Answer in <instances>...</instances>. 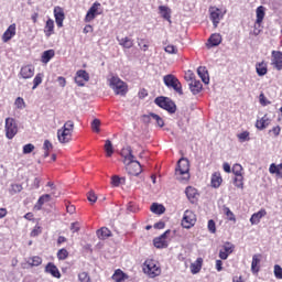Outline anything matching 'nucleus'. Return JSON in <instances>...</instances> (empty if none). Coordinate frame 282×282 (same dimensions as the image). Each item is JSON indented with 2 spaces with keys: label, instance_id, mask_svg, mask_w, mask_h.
Instances as JSON below:
<instances>
[{
  "label": "nucleus",
  "instance_id": "24",
  "mask_svg": "<svg viewBox=\"0 0 282 282\" xmlns=\"http://www.w3.org/2000/svg\"><path fill=\"white\" fill-rule=\"evenodd\" d=\"M144 119L149 120L150 122H155L158 127H164V119L155 113L144 116Z\"/></svg>",
  "mask_w": 282,
  "mask_h": 282
},
{
  "label": "nucleus",
  "instance_id": "1",
  "mask_svg": "<svg viewBox=\"0 0 282 282\" xmlns=\"http://www.w3.org/2000/svg\"><path fill=\"white\" fill-rule=\"evenodd\" d=\"M121 155L123 156V164H126V170L129 175L138 176L142 173V165L134 160L135 156L131 153V148L123 149Z\"/></svg>",
  "mask_w": 282,
  "mask_h": 282
},
{
  "label": "nucleus",
  "instance_id": "35",
  "mask_svg": "<svg viewBox=\"0 0 282 282\" xmlns=\"http://www.w3.org/2000/svg\"><path fill=\"white\" fill-rule=\"evenodd\" d=\"M112 279L116 282H122V281H127V279H129V275H127V273H123L122 270L118 269L115 271Z\"/></svg>",
  "mask_w": 282,
  "mask_h": 282
},
{
  "label": "nucleus",
  "instance_id": "41",
  "mask_svg": "<svg viewBox=\"0 0 282 282\" xmlns=\"http://www.w3.org/2000/svg\"><path fill=\"white\" fill-rule=\"evenodd\" d=\"M185 193H186V196L188 197V199L191 200V202H195V199H197V189L196 188H194V187H187L186 188V191H185Z\"/></svg>",
  "mask_w": 282,
  "mask_h": 282
},
{
  "label": "nucleus",
  "instance_id": "37",
  "mask_svg": "<svg viewBox=\"0 0 282 282\" xmlns=\"http://www.w3.org/2000/svg\"><path fill=\"white\" fill-rule=\"evenodd\" d=\"M26 263L31 265V268H37V265H41V263H43V259L39 256H33L28 259Z\"/></svg>",
  "mask_w": 282,
  "mask_h": 282
},
{
  "label": "nucleus",
  "instance_id": "56",
  "mask_svg": "<svg viewBox=\"0 0 282 282\" xmlns=\"http://www.w3.org/2000/svg\"><path fill=\"white\" fill-rule=\"evenodd\" d=\"M225 215L228 217L229 221H236L235 214L230 210V208H225Z\"/></svg>",
  "mask_w": 282,
  "mask_h": 282
},
{
  "label": "nucleus",
  "instance_id": "49",
  "mask_svg": "<svg viewBox=\"0 0 282 282\" xmlns=\"http://www.w3.org/2000/svg\"><path fill=\"white\" fill-rule=\"evenodd\" d=\"M9 191L11 195H14L17 193H21V191H23V186H21V184H12Z\"/></svg>",
  "mask_w": 282,
  "mask_h": 282
},
{
  "label": "nucleus",
  "instance_id": "55",
  "mask_svg": "<svg viewBox=\"0 0 282 282\" xmlns=\"http://www.w3.org/2000/svg\"><path fill=\"white\" fill-rule=\"evenodd\" d=\"M98 196H96V193H94V191H90L88 193V202H90V204H96Z\"/></svg>",
  "mask_w": 282,
  "mask_h": 282
},
{
  "label": "nucleus",
  "instance_id": "36",
  "mask_svg": "<svg viewBox=\"0 0 282 282\" xmlns=\"http://www.w3.org/2000/svg\"><path fill=\"white\" fill-rule=\"evenodd\" d=\"M151 213H154V215H164L166 212V208L163 207V205H160L158 203H154L150 207Z\"/></svg>",
  "mask_w": 282,
  "mask_h": 282
},
{
  "label": "nucleus",
  "instance_id": "21",
  "mask_svg": "<svg viewBox=\"0 0 282 282\" xmlns=\"http://www.w3.org/2000/svg\"><path fill=\"white\" fill-rule=\"evenodd\" d=\"M117 41L121 47L124 50H131L133 47V39L126 36V37H117Z\"/></svg>",
  "mask_w": 282,
  "mask_h": 282
},
{
  "label": "nucleus",
  "instance_id": "8",
  "mask_svg": "<svg viewBox=\"0 0 282 282\" xmlns=\"http://www.w3.org/2000/svg\"><path fill=\"white\" fill-rule=\"evenodd\" d=\"M225 15H226V11H224L217 7L209 8V19H210L214 28H217L219 25L221 19H224Z\"/></svg>",
  "mask_w": 282,
  "mask_h": 282
},
{
  "label": "nucleus",
  "instance_id": "12",
  "mask_svg": "<svg viewBox=\"0 0 282 282\" xmlns=\"http://www.w3.org/2000/svg\"><path fill=\"white\" fill-rule=\"evenodd\" d=\"M169 235H171V230H166L160 237L154 238L153 245L155 248H167L169 247Z\"/></svg>",
  "mask_w": 282,
  "mask_h": 282
},
{
  "label": "nucleus",
  "instance_id": "16",
  "mask_svg": "<svg viewBox=\"0 0 282 282\" xmlns=\"http://www.w3.org/2000/svg\"><path fill=\"white\" fill-rule=\"evenodd\" d=\"M34 66L32 65H24L21 67L19 76L23 78V80H28L34 76Z\"/></svg>",
  "mask_w": 282,
  "mask_h": 282
},
{
  "label": "nucleus",
  "instance_id": "63",
  "mask_svg": "<svg viewBox=\"0 0 282 282\" xmlns=\"http://www.w3.org/2000/svg\"><path fill=\"white\" fill-rule=\"evenodd\" d=\"M259 98H260V105H263V107H265V105H270V101H268V99L265 98V95L261 94Z\"/></svg>",
  "mask_w": 282,
  "mask_h": 282
},
{
  "label": "nucleus",
  "instance_id": "44",
  "mask_svg": "<svg viewBox=\"0 0 282 282\" xmlns=\"http://www.w3.org/2000/svg\"><path fill=\"white\" fill-rule=\"evenodd\" d=\"M232 173L236 175V177L243 176V166L241 164H234L232 166Z\"/></svg>",
  "mask_w": 282,
  "mask_h": 282
},
{
  "label": "nucleus",
  "instance_id": "62",
  "mask_svg": "<svg viewBox=\"0 0 282 282\" xmlns=\"http://www.w3.org/2000/svg\"><path fill=\"white\" fill-rule=\"evenodd\" d=\"M127 212L128 213H138V208H135V205H133V203H129L127 206Z\"/></svg>",
  "mask_w": 282,
  "mask_h": 282
},
{
  "label": "nucleus",
  "instance_id": "11",
  "mask_svg": "<svg viewBox=\"0 0 282 282\" xmlns=\"http://www.w3.org/2000/svg\"><path fill=\"white\" fill-rule=\"evenodd\" d=\"M99 14H102V11H100V2H95L88 10L85 22L91 23L94 19H96Z\"/></svg>",
  "mask_w": 282,
  "mask_h": 282
},
{
  "label": "nucleus",
  "instance_id": "19",
  "mask_svg": "<svg viewBox=\"0 0 282 282\" xmlns=\"http://www.w3.org/2000/svg\"><path fill=\"white\" fill-rule=\"evenodd\" d=\"M265 215H268V213L265 212V209H261L258 213H254L251 218H250V224L252 226H257L258 224L261 223V219H263V217H265Z\"/></svg>",
  "mask_w": 282,
  "mask_h": 282
},
{
  "label": "nucleus",
  "instance_id": "20",
  "mask_svg": "<svg viewBox=\"0 0 282 282\" xmlns=\"http://www.w3.org/2000/svg\"><path fill=\"white\" fill-rule=\"evenodd\" d=\"M197 74L205 85H208L210 83V77L208 76V69H206L205 66H199L197 68Z\"/></svg>",
  "mask_w": 282,
  "mask_h": 282
},
{
  "label": "nucleus",
  "instance_id": "31",
  "mask_svg": "<svg viewBox=\"0 0 282 282\" xmlns=\"http://www.w3.org/2000/svg\"><path fill=\"white\" fill-rule=\"evenodd\" d=\"M44 34L47 39H50V36H52V34H54V20L48 19L46 21V24L44 26Z\"/></svg>",
  "mask_w": 282,
  "mask_h": 282
},
{
  "label": "nucleus",
  "instance_id": "14",
  "mask_svg": "<svg viewBox=\"0 0 282 282\" xmlns=\"http://www.w3.org/2000/svg\"><path fill=\"white\" fill-rule=\"evenodd\" d=\"M272 59L271 65L276 69L278 72H281L282 69V52L281 51H272L271 53Z\"/></svg>",
  "mask_w": 282,
  "mask_h": 282
},
{
  "label": "nucleus",
  "instance_id": "39",
  "mask_svg": "<svg viewBox=\"0 0 282 282\" xmlns=\"http://www.w3.org/2000/svg\"><path fill=\"white\" fill-rule=\"evenodd\" d=\"M54 50H48V51H45L43 54H42V63H44L45 65H47V63L50 61H52V58H54Z\"/></svg>",
  "mask_w": 282,
  "mask_h": 282
},
{
  "label": "nucleus",
  "instance_id": "5",
  "mask_svg": "<svg viewBox=\"0 0 282 282\" xmlns=\"http://www.w3.org/2000/svg\"><path fill=\"white\" fill-rule=\"evenodd\" d=\"M143 272L150 279H155V276H160L162 274V269L158 265L155 260L148 259L143 263Z\"/></svg>",
  "mask_w": 282,
  "mask_h": 282
},
{
  "label": "nucleus",
  "instance_id": "38",
  "mask_svg": "<svg viewBox=\"0 0 282 282\" xmlns=\"http://www.w3.org/2000/svg\"><path fill=\"white\" fill-rule=\"evenodd\" d=\"M270 124V118L268 115H264L260 120L257 121L256 127L257 129H265Z\"/></svg>",
  "mask_w": 282,
  "mask_h": 282
},
{
  "label": "nucleus",
  "instance_id": "43",
  "mask_svg": "<svg viewBox=\"0 0 282 282\" xmlns=\"http://www.w3.org/2000/svg\"><path fill=\"white\" fill-rule=\"evenodd\" d=\"M105 151H106L107 158H111V155H113V144L111 143L110 140H106Z\"/></svg>",
  "mask_w": 282,
  "mask_h": 282
},
{
  "label": "nucleus",
  "instance_id": "32",
  "mask_svg": "<svg viewBox=\"0 0 282 282\" xmlns=\"http://www.w3.org/2000/svg\"><path fill=\"white\" fill-rule=\"evenodd\" d=\"M221 44V35L218 33H214L208 40L209 47H217V45Z\"/></svg>",
  "mask_w": 282,
  "mask_h": 282
},
{
  "label": "nucleus",
  "instance_id": "42",
  "mask_svg": "<svg viewBox=\"0 0 282 282\" xmlns=\"http://www.w3.org/2000/svg\"><path fill=\"white\" fill-rule=\"evenodd\" d=\"M238 142L243 144V142H250V132L243 131L237 134Z\"/></svg>",
  "mask_w": 282,
  "mask_h": 282
},
{
  "label": "nucleus",
  "instance_id": "33",
  "mask_svg": "<svg viewBox=\"0 0 282 282\" xmlns=\"http://www.w3.org/2000/svg\"><path fill=\"white\" fill-rule=\"evenodd\" d=\"M269 173H271V175H276V177H282V163L278 165L272 163L269 167Z\"/></svg>",
  "mask_w": 282,
  "mask_h": 282
},
{
  "label": "nucleus",
  "instance_id": "46",
  "mask_svg": "<svg viewBox=\"0 0 282 282\" xmlns=\"http://www.w3.org/2000/svg\"><path fill=\"white\" fill-rule=\"evenodd\" d=\"M69 257V252L67 251V249H59L57 251V259H59V261H65V259H67Z\"/></svg>",
  "mask_w": 282,
  "mask_h": 282
},
{
  "label": "nucleus",
  "instance_id": "17",
  "mask_svg": "<svg viewBox=\"0 0 282 282\" xmlns=\"http://www.w3.org/2000/svg\"><path fill=\"white\" fill-rule=\"evenodd\" d=\"M54 18H55V23L57 28H63V22L65 21V11L61 7H55L54 8Z\"/></svg>",
  "mask_w": 282,
  "mask_h": 282
},
{
  "label": "nucleus",
  "instance_id": "9",
  "mask_svg": "<svg viewBox=\"0 0 282 282\" xmlns=\"http://www.w3.org/2000/svg\"><path fill=\"white\" fill-rule=\"evenodd\" d=\"M154 102L158 105V107H161V109L169 111V113H175L176 111L175 102L166 97H158Z\"/></svg>",
  "mask_w": 282,
  "mask_h": 282
},
{
  "label": "nucleus",
  "instance_id": "40",
  "mask_svg": "<svg viewBox=\"0 0 282 282\" xmlns=\"http://www.w3.org/2000/svg\"><path fill=\"white\" fill-rule=\"evenodd\" d=\"M97 237L100 239H109L111 237V230L107 227H102L101 229L97 230Z\"/></svg>",
  "mask_w": 282,
  "mask_h": 282
},
{
  "label": "nucleus",
  "instance_id": "57",
  "mask_svg": "<svg viewBox=\"0 0 282 282\" xmlns=\"http://www.w3.org/2000/svg\"><path fill=\"white\" fill-rule=\"evenodd\" d=\"M41 232H42L41 226L36 225L31 231V237H39Z\"/></svg>",
  "mask_w": 282,
  "mask_h": 282
},
{
  "label": "nucleus",
  "instance_id": "54",
  "mask_svg": "<svg viewBox=\"0 0 282 282\" xmlns=\"http://www.w3.org/2000/svg\"><path fill=\"white\" fill-rule=\"evenodd\" d=\"M164 50L167 54H177V47L175 45L170 44V45L165 46Z\"/></svg>",
  "mask_w": 282,
  "mask_h": 282
},
{
  "label": "nucleus",
  "instance_id": "64",
  "mask_svg": "<svg viewBox=\"0 0 282 282\" xmlns=\"http://www.w3.org/2000/svg\"><path fill=\"white\" fill-rule=\"evenodd\" d=\"M70 230L72 232H78L80 230V226L78 225V223H73L70 226Z\"/></svg>",
  "mask_w": 282,
  "mask_h": 282
},
{
  "label": "nucleus",
  "instance_id": "2",
  "mask_svg": "<svg viewBox=\"0 0 282 282\" xmlns=\"http://www.w3.org/2000/svg\"><path fill=\"white\" fill-rule=\"evenodd\" d=\"M175 178L183 183H186L188 180H191V163L187 161V159L182 158L177 162V166L175 169Z\"/></svg>",
  "mask_w": 282,
  "mask_h": 282
},
{
  "label": "nucleus",
  "instance_id": "23",
  "mask_svg": "<svg viewBox=\"0 0 282 282\" xmlns=\"http://www.w3.org/2000/svg\"><path fill=\"white\" fill-rule=\"evenodd\" d=\"M203 263H204V259L197 258L196 261L193 262L189 267L192 274H199V272L202 271Z\"/></svg>",
  "mask_w": 282,
  "mask_h": 282
},
{
  "label": "nucleus",
  "instance_id": "51",
  "mask_svg": "<svg viewBox=\"0 0 282 282\" xmlns=\"http://www.w3.org/2000/svg\"><path fill=\"white\" fill-rule=\"evenodd\" d=\"M122 182H124V178H122V177H120L118 175H115V176L111 177L112 186L118 187V186H120V184H122Z\"/></svg>",
  "mask_w": 282,
  "mask_h": 282
},
{
  "label": "nucleus",
  "instance_id": "25",
  "mask_svg": "<svg viewBox=\"0 0 282 282\" xmlns=\"http://www.w3.org/2000/svg\"><path fill=\"white\" fill-rule=\"evenodd\" d=\"M256 22H257V25H261L263 23V19H265V7L263 6H260L257 8L256 10Z\"/></svg>",
  "mask_w": 282,
  "mask_h": 282
},
{
  "label": "nucleus",
  "instance_id": "59",
  "mask_svg": "<svg viewBox=\"0 0 282 282\" xmlns=\"http://www.w3.org/2000/svg\"><path fill=\"white\" fill-rule=\"evenodd\" d=\"M208 230L215 235L217 232V228L215 226V220H208Z\"/></svg>",
  "mask_w": 282,
  "mask_h": 282
},
{
  "label": "nucleus",
  "instance_id": "15",
  "mask_svg": "<svg viewBox=\"0 0 282 282\" xmlns=\"http://www.w3.org/2000/svg\"><path fill=\"white\" fill-rule=\"evenodd\" d=\"M75 83L78 87H85L86 83H89V73L86 70H78L76 73Z\"/></svg>",
  "mask_w": 282,
  "mask_h": 282
},
{
  "label": "nucleus",
  "instance_id": "47",
  "mask_svg": "<svg viewBox=\"0 0 282 282\" xmlns=\"http://www.w3.org/2000/svg\"><path fill=\"white\" fill-rule=\"evenodd\" d=\"M273 274L275 279L282 280V268L279 264H274Z\"/></svg>",
  "mask_w": 282,
  "mask_h": 282
},
{
  "label": "nucleus",
  "instance_id": "22",
  "mask_svg": "<svg viewBox=\"0 0 282 282\" xmlns=\"http://www.w3.org/2000/svg\"><path fill=\"white\" fill-rule=\"evenodd\" d=\"M45 272H47L48 274H52V276H54L55 279H61V271H58V268L52 262H50L46 265Z\"/></svg>",
  "mask_w": 282,
  "mask_h": 282
},
{
  "label": "nucleus",
  "instance_id": "45",
  "mask_svg": "<svg viewBox=\"0 0 282 282\" xmlns=\"http://www.w3.org/2000/svg\"><path fill=\"white\" fill-rule=\"evenodd\" d=\"M41 83H43V73L36 74V76L33 79L32 89H36V87H39V85H41Z\"/></svg>",
  "mask_w": 282,
  "mask_h": 282
},
{
  "label": "nucleus",
  "instance_id": "27",
  "mask_svg": "<svg viewBox=\"0 0 282 282\" xmlns=\"http://www.w3.org/2000/svg\"><path fill=\"white\" fill-rule=\"evenodd\" d=\"M52 199V195L50 194H44L42 195L39 199L37 203L34 206L35 210H41V208H43V204H47V202H51Z\"/></svg>",
  "mask_w": 282,
  "mask_h": 282
},
{
  "label": "nucleus",
  "instance_id": "50",
  "mask_svg": "<svg viewBox=\"0 0 282 282\" xmlns=\"http://www.w3.org/2000/svg\"><path fill=\"white\" fill-rule=\"evenodd\" d=\"M14 106L17 109H25V100L22 97H18L14 101Z\"/></svg>",
  "mask_w": 282,
  "mask_h": 282
},
{
  "label": "nucleus",
  "instance_id": "61",
  "mask_svg": "<svg viewBox=\"0 0 282 282\" xmlns=\"http://www.w3.org/2000/svg\"><path fill=\"white\" fill-rule=\"evenodd\" d=\"M57 83H58L59 87L64 88L67 86V79H65V77H63V76L57 77Z\"/></svg>",
  "mask_w": 282,
  "mask_h": 282
},
{
  "label": "nucleus",
  "instance_id": "4",
  "mask_svg": "<svg viewBox=\"0 0 282 282\" xmlns=\"http://www.w3.org/2000/svg\"><path fill=\"white\" fill-rule=\"evenodd\" d=\"M109 87L112 88L115 94L117 96H127V91H129V87L127 86V83H124L120 77L112 76L110 79H108Z\"/></svg>",
  "mask_w": 282,
  "mask_h": 282
},
{
  "label": "nucleus",
  "instance_id": "48",
  "mask_svg": "<svg viewBox=\"0 0 282 282\" xmlns=\"http://www.w3.org/2000/svg\"><path fill=\"white\" fill-rule=\"evenodd\" d=\"M234 184H235L236 188L243 189V176H235Z\"/></svg>",
  "mask_w": 282,
  "mask_h": 282
},
{
  "label": "nucleus",
  "instance_id": "52",
  "mask_svg": "<svg viewBox=\"0 0 282 282\" xmlns=\"http://www.w3.org/2000/svg\"><path fill=\"white\" fill-rule=\"evenodd\" d=\"M91 129L95 133H100V121L99 119H94L91 122Z\"/></svg>",
  "mask_w": 282,
  "mask_h": 282
},
{
  "label": "nucleus",
  "instance_id": "30",
  "mask_svg": "<svg viewBox=\"0 0 282 282\" xmlns=\"http://www.w3.org/2000/svg\"><path fill=\"white\" fill-rule=\"evenodd\" d=\"M202 88H203L202 82L197 79L192 80L189 83V89L194 96H196V94H199V91H202Z\"/></svg>",
  "mask_w": 282,
  "mask_h": 282
},
{
  "label": "nucleus",
  "instance_id": "53",
  "mask_svg": "<svg viewBox=\"0 0 282 282\" xmlns=\"http://www.w3.org/2000/svg\"><path fill=\"white\" fill-rule=\"evenodd\" d=\"M34 151V144L28 143L23 147V153L24 155H28L29 153H32Z\"/></svg>",
  "mask_w": 282,
  "mask_h": 282
},
{
  "label": "nucleus",
  "instance_id": "28",
  "mask_svg": "<svg viewBox=\"0 0 282 282\" xmlns=\"http://www.w3.org/2000/svg\"><path fill=\"white\" fill-rule=\"evenodd\" d=\"M256 72L258 76H265V74H268V63H265L264 61L258 62L256 64Z\"/></svg>",
  "mask_w": 282,
  "mask_h": 282
},
{
  "label": "nucleus",
  "instance_id": "60",
  "mask_svg": "<svg viewBox=\"0 0 282 282\" xmlns=\"http://www.w3.org/2000/svg\"><path fill=\"white\" fill-rule=\"evenodd\" d=\"M252 34L253 36H259L261 34V24H257V22L254 23Z\"/></svg>",
  "mask_w": 282,
  "mask_h": 282
},
{
  "label": "nucleus",
  "instance_id": "58",
  "mask_svg": "<svg viewBox=\"0 0 282 282\" xmlns=\"http://www.w3.org/2000/svg\"><path fill=\"white\" fill-rule=\"evenodd\" d=\"M54 149V145L50 140H45L43 144V150L44 151H52Z\"/></svg>",
  "mask_w": 282,
  "mask_h": 282
},
{
  "label": "nucleus",
  "instance_id": "34",
  "mask_svg": "<svg viewBox=\"0 0 282 282\" xmlns=\"http://www.w3.org/2000/svg\"><path fill=\"white\" fill-rule=\"evenodd\" d=\"M261 263V254H253L252 262H251V271L253 274L259 272V264Z\"/></svg>",
  "mask_w": 282,
  "mask_h": 282
},
{
  "label": "nucleus",
  "instance_id": "29",
  "mask_svg": "<svg viewBox=\"0 0 282 282\" xmlns=\"http://www.w3.org/2000/svg\"><path fill=\"white\" fill-rule=\"evenodd\" d=\"M221 182H224V180L221 178V173L215 172L212 175V186H213V188H219L221 186Z\"/></svg>",
  "mask_w": 282,
  "mask_h": 282
},
{
  "label": "nucleus",
  "instance_id": "18",
  "mask_svg": "<svg viewBox=\"0 0 282 282\" xmlns=\"http://www.w3.org/2000/svg\"><path fill=\"white\" fill-rule=\"evenodd\" d=\"M17 35V24H11L2 35L3 43H8L13 36Z\"/></svg>",
  "mask_w": 282,
  "mask_h": 282
},
{
  "label": "nucleus",
  "instance_id": "26",
  "mask_svg": "<svg viewBox=\"0 0 282 282\" xmlns=\"http://www.w3.org/2000/svg\"><path fill=\"white\" fill-rule=\"evenodd\" d=\"M171 8L166 6H160L159 7V14L162 17V19H165V21H169L171 23Z\"/></svg>",
  "mask_w": 282,
  "mask_h": 282
},
{
  "label": "nucleus",
  "instance_id": "13",
  "mask_svg": "<svg viewBox=\"0 0 282 282\" xmlns=\"http://www.w3.org/2000/svg\"><path fill=\"white\" fill-rule=\"evenodd\" d=\"M232 252H235V245H232V242H225L219 250V258L223 259V261H226Z\"/></svg>",
  "mask_w": 282,
  "mask_h": 282
},
{
  "label": "nucleus",
  "instance_id": "6",
  "mask_svg": "<svg viewBox=\"0 0 282 282\" xmlns=\"http://www.w3.org/2000/svg\"><path fill=\"white\" fill-rule=\"evenodd\" d=\"M163 83L166 87H170L176 91V94H180V96L184 95V91L182 90V83H180V79L175 77L174 75H165L163 77Z\"/></svg>",
  "mask_w": 282,
  "mask_h": 282
},
{
  "label": "nucleus",
  "instance_id": "10",
  "mask_svg": "<svg viewBox=\"0 0 282 282\" xmlns=\"http://www.w3.org/2000/svg\"><path fill=\"white\" fill-rule=\"evenodd\" d=\"M197 223V216L192 210H185L183 219H182V226L183 228L189 229L195 226Z\"/></svg>",
  "mask_w": 282,
  "mask_h": 282
},
{
  "label": "nucleus",
  "instance_id": "7",
  "mask_svg": "<svg viewBox=\"0 0 282 282\" xmlns=\"http://www.w3.org/2000/svg\"><path fill=\"white\" fill-rule=\"evenodd\" d=\"M6 137L8 140H12L17 133H19V126L17 124V120L14 118H7L4 126Z\"/></svg>",
  "mask_w": 282,
  "mask_h": 282
},
{
  "label": "nucleus",
  "instance_id": "3",
  "mask_svg": "<svg viewBox=\"0 0 282 282\" xmlns=\"http://www.w3.org/2000/svg\"><path fill=\"white\" fill-rule=\"evenodd\" d=\"M74 135V121L67 120L62 128L57 130V140L59 144H69Z\"/></svg>",
  "mask_w": 282,
  "mask_h": 282
}]
</instances>
